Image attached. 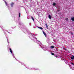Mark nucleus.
I'll return each mask as SVG.
<instances>
[{"mask_svg": "<svg viewBox=\"0 0 74 74\" xmlns=\"http://www.w3.org/2000/svg\"><path fill=\"white\" fill-rule=\"evenodd\" d=\"M51 47L52 48H55V47H54V46H51Z\"/></svg>", "mask_w": 74, "mask_h": 74, "instance_id": "obj_11", "label": "nucleus"}, {"mask_svg": "<svg viewBox=\"0 0 74 74\" xmlns=\"http://www.w3.org/2000/svg\"><path fill=\"white\" fill-rule=\"evenodd\" d=\"M49 18L50 19H51V15H49Z\"/></svg>", "mask_w": 74, "mask_h": 74, "instance_id": "obj_4", "label": "nucleus"}, {"mask_svg": "<svg viewBox=\"0 0 74 74\" xmlns=\"http://www.w3.org/2000/svg\"><path fill=\"white\" fill-rule=\"evenodd\" d=\"M56 58H58V56H56Z\"/></svg>", "mask_w": 74, "mask_h": 74, "instance_id": "obj_16", "label": "nucleus"}, {"mask_svg": "<svg viewBox=\"0 0 74 74\" xmlns=\"http://www.w3.org/2000/svg\"><path fill=\"white\" fill-rule=\"evenodd\" d=\"M67 20H68V18H67Z\"/></svg>", "mask_w": 74, "mask_h": 74, "instance_id": "obj_18", "label": "nucleus"}, {"mask_svg": "<svg viewBox=\"0 0 74 74\" xmlns=\"http://www.w3.org/2000/svg\"><path fill=\"white\" fill-rule=\"evenodd\" d=\"M45 25H46V27H47V29H48V25H47V23H46L45 24Z\"/></svg>", "mask_w": 74, "mask_h": 74, "instance_id": "obj_8", "label": "nucleus"}, {"mask_svg": "<svg viewBox=\"0 0 74 74\" xmlns=\"http://www.w3.org/2000/svg\"><path fill=\"white\" fill-rule=\"evenodd\" d=\"M31 18L33 21H34V18H33V17L32 16H31Z\"/></svg>", "mask_w": 74, "mask_h": 74, "instance_id": "obj_7", "label": "nucleus"}, {"mask_svg": "<svg viewBox=\"0 0 74 74\" xmlns=\"http://www.w3.org/2000/svg\"><path fill=\"white\" fill-rule=\"evenodd\" d=\"M71 21H74V17H71Z\"/></svg>", "mask_w": 74, "mask_h": 74, "instance_id": "obj_3", "label": "nucleus"}, {"mask_svg": "<svg viewBox=\"0 0 74 74\" xmlns=\"http://www.w3.org/2000/svg\"><path fill=\"white\" fill-rule=\"evenodd\" d=\"M53 5H56V3H53Z\"/></svg>", "mask_w": 74, "mask_h": 74, "instance_id": "obj_13", "label": "nucleus"}, {"mask_svg": "<svg viewBox=\"0 0 74 74\" xmlns=\"http://www.w3.org/2000/svg\"><path fill=\"white\" fill-rule=\"evenodd\" d=\"M63 49H64V50H65L66 51H67V49H66V47H64Z\"/></svg>", "mask_w": 74, "mask_h": 74, "instance_id": "obj_10", "label": "nucleus"}, {"mask_svg": "<svg viewBox=\"0 0 74 74\" xmlns=\"http://www.w3.org/2000/svg\"><path fill=\"white\" fill-rule=\"evenodd\" d=\"M20 15H21V13H19V17H20Z\"/></svg>", "mask_w": 74, "mask_h": 74, "instance_id": "obj_15", "label": "nucleus"}, {"mask_svg": "<svg viewBox=\"0 0 74 74\" xmlns=\"http://www.w3.org/2000/svg\"><path fill=\"white\" fill-rule=\"evenodd\" d=\"M71 64H73V66H74V63L71 62Z\"/></svg>", "mask_w": 74, "mask_h": 74, "instance_id": "obj_14", "label": "nucleus"}, {"mask_svg": "<svg viewBox=\"0 0 74 74\" xmlns=\"http://www.w3.org/2000/svg\"><path fill=\"white\" fill-rule=\"evenodd\" d=\"M43 33L45 36V37H47V34H46V33H45L44 31H43Z\"/></svg>", "mask_w": 74, "mask_h": 74, "instance_id": "obj_1", "label": "nucleus"}, {"mask_svg": "<svg viewBox=\"0 0 74 74\" xmlns=\"http://www.w3.org/2000/svg\"><path fill=\"white\" fill-rule=\"evenodd\" d=\"M10 50V51L11 53H12V50L10 48L9 49Z\"/></svg>", "mask_w": 74, "mask_h": 74, "instance_id": "obj_6", "label": "nucleus"}, {"mask_svg": "<svg viewBox=\"0 0 74 74\" xmlns=\"http://www.w3.org/2000/svg\"><path fill=\"white\" fill-rule=\"evenodd\" d=\"M38 27V28H39V29H41V30H42V29H43V28H42V27Z\"/></svg>", "mask_w": 74, "mask_h": 74, "instance_id": "obj_5", "label": "nucleus"}, {"mask_svg": "<svg viewBox=\"0 0 74 74\" xmlns=\"http://www.w3.org/2000/svg\"><path fill=\"white\" fill-rule=\"evenodd\" d=\"M57 11H58L59 12V11H60V10H58Z\"/></svg>", "mask_w": 74, "mask_h": 74, "instance_id": "obj_17", "label": "nucleus"}, {"mask_svg": "<svg viewBox=\"0 0 74 74\" xmlns=\"http://www.w3.org/2000/svg\"><path fill=\"white\" fill-rule=\"evenodd\" d=\"M51 54L52 55H55V54H54V53H51Z\"/></svg>", "mask_w": 74, "mask_h": 74, "instance_id": "obj_12", "label": "nucleus"}, {"mask_svg": "<svg viewBox=\"0 0 74 74\" xmlns=\"http://www.w3.org/2000/svg\"><path fill=\"white\" fill-rule=\"evenodd\" d=\"M14 3H11V7H13V5H14Z\"/></svg>", "mask_w": 74, "mask_h": 74, "instance_id": "obj_2", "label": "nucleus"}, {"mask_svg": "<svg viewBox=\"0 0 74 74\" xmlns=\"http://www.w3.org/2000/svg\"><path fill=\"white\" fill-rule=\"evenodd\" d=\"M5 4L6 5H8V4H7V3L6 2V1H5Z\"/></svg>", "mask_w": 74, "mask_h": 74, "instance_id": "obj_9", "label": "nucleus"}]
</instances>
